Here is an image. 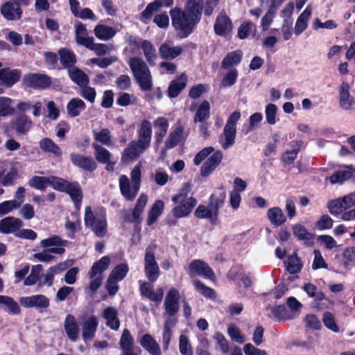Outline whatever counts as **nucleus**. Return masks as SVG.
Segmentation results:
<instances>
[{"label":"nucleus","mask_w":355,"mask_h":355,"mask_svg":"<svg viewBox=\"0 0 355 355\" xmlns=\"http://www.w3.org/2000/svg\"><path fill=\"white\" fill-rule=\"evenodd\" d=\"M202 0H187L184 10L175 8L170 12L172 24L180 37L190 35L201 19Z\"/></svg>","instance_id":"obj_1"},{"label":"nucleus","mask_w":355,"mask_h":355,"mask_svg":"<svg viewBox=\"0 0 355 355\" xmlns=\"http://www.w3.org/2000/svg\"><path fill=\"white\" fill-rule=\"evenodd\" d=\"M153 135L152 123L150 121L143 120L137 129V139L130 141L124 149L121 159L129 162L137 159L150 148Z\"/></svg>","instance_id":"obj_2"},{"label":"nucleus","mask_w":355,"mask_h":355,"mask_svg":"<svg viewBox=\"0 0 355 355\" xmlns=\"http://www.w3.org/2000/svg\"><path fill=\"white\" fill-rule=\"evenodd\" d=\"M128 64L141 90L150 91L153 87V76L146 62L140 57H132Z\"/></svg>","instance_id":"obj_3"},{"label":"nucleus","mask_w":355,"mask_h":355,"mask_svg":"<svg viewBox=\"0 0 355 355\" xmlns=\"http://www.w3.org/2000/svg\"><path fill=\"white\" fill-rule=\"evenodd\" d=\"M85 223L96 236L103 237L107 230L105 209L101 207L92 210L90 206H87L85 209Z\"/></svg>","instance_id":"obj_4"},{"label":"nucleus","mask_w":355,"mask_h":355,"mask_svg":"<svg viewBox=\"0 0 355 355\" xmlns=\"http://www.w3.org/2000/svg\"><path fill=\"white\" fill-rule=\"evenodd\" d=\"M141 172L140 166H137L131 171L130 179L125 175L119 177V185L121 195L126 200L132 201L140 189Z\"/></svg>","instance_id":"obj_5"},{"label":"nucleus","mask_w":355,"mask_h":355,"mask_svg":"<svg viewBox=\"0 0 355 355\" xmlns=\"http://www.w3.org/2000/svg\"><path fill=\"white\" fill-rule=\"evenodd\" d=\"M189 188L185 185L179 192L174 195L171 200L177 204L172 209L173 215L178 218L188 216L193 207L197 205V200L193 196H188Z\"/></svg>","instance_id":"obj_6"},{"label":"nucleus","mask_w":355,"mask_h":355,"mask_svg":"<svg viewBox=\"0 0 355 355\" xmlns=\"http://www.w3.org/2000/svg\"><path fill=\"white\" fill-rule=\"evenodd\" d=\"M144 273L146 278L151 282H156L160 275V270L155 256L150 248H147L145 252Z\"/></svg>","instance_id":"obj_7"},{"label":"nucleus","mask_w":355,"mask_h":355,"mask_svg":"<svg viewBox=\"0 0 355 355\" xmlns=\"http://www.w3.org/2000/svg\"><path fill=\"white\" fill-rule=\"evenodd\" d=\"M23 83L34 89H46L51 85V78L46 74L30 73L24 76Z\"/></svg>","instance_id":"obj_8"},{"label":"nucleus","mask_w":355,"mask_h":355,"mask_svg":"<svg viewBox=\"0 0 355 355\" xmlns=\"http://www.w3.org/2000/svg\"><path fill=\"white\" fill-rule=\"evenodd\" d=\"M188 272L191 277L200 275L212 281L215 279V274L212 269L207 263L200 259H196L191 262Z\"/></svg>","instance_id":"obj_9"},{"label":"nucleus","mask_w":355,"mask_h":355,"mask_svg":"<svg viewBox=\"0 0 355 355\" xmlns=\"http://www.w3.org/2000/svg\"><path fill=\"white\" fill-rule=\"evenodd\" d=\"M67 243V241L62 240L56 235L40 241V245L42 248L47 249L48 252L56 254H62L65 252V247Z\"/></svg>","instance_id":"obj_10"},{"label":"nucleus","mask_w":355,"mask_h":355,"mask_svg":"<svg viewBox=\"0 0 355 355\" xmlns=\"http://www.w3.org/2000/svg\"><path fill=\"white\" fill-rule=\"evenodd\" d=\"M19 301L21 305L25 308L46 309L50 304L49 298L40 294L21 297Z\"/></svg>","instance_id":"obj_11"},{"label":"nucleus","mask_w":355,"mask_h":355,"mask_svg":"<svg viewBox=\"0 0 355 355\" xmlns=\"http://www.w3.org/2000/svg\"><path fill=\"white\" fill-rule=\"evenodd\" d=\"M179 291L174 288H171L164 300L166 313L169 316H174L179 311Z\"/></svg>","instance_id":"obj_12"},{"label":"nucleus","mask_w":355,"mask_h":355,"mask_svg":"<svg viewBox=\"0 0 355 355\" xmlns=\"http://www.w3.org/2000/svg\"><path fill=\"white\" fill-rule=\"evenodd\" d=\"M139 291L143 296L150 301L160 303L162 300L163 289L159 288L155 291L153 285L150 282L139 281Z\"/></svg>","instance_id":"obj_13"},{"label":"nucleus","mask_w":355,"mask_h":355,"mask_svg":"<svg viewBox=\"0 0 355 355\" xmlns=\"http://www.w3.org/2000/svg\"><path fill=\"white\" fill-rule=\"evenodd\" d=\"M0 13L8 21L19 20L22 16V9L12 1H8L0 7Z\"/></svg>","instance_id":"obj_14"},{"label":"nucleus","mask_w":355,"mask_h":355,"mask_svg":"<svg viewBox=\"0 0 355 355\" xmlns=\"http://www.w3.org/2000/svg\"><path fill=\"white\" fill-rule=\"evenodd\" d=\"M70 159L73 165L87 171H94L97 168V164L90 156H85L78 153H71Z\"/></svg>","instance_id":"obj_15"},{"label":"nucleus","mask_w":355,"mask_h":355,"mask_svg":"<svg viewBox=\"0 0 355 355\" xmlns=\"http://www.w3.org/2000/svg\"><path fill=\"white\" fill-rule=\"evenodd\" d=\"M223 154L218 150L213 153L202 165L200 174L202 177L209 175L220 164Z\"/></svg>","instance_id":"obj_16"},{"label":"nucleus","mask_w":355,"mask_h":355,"mask_svg":"<svg viewBox=\"0 0 355 355\" xmlns=\"http://www.w3.org/2000/svg\"><path fill=\"white\" fill-rule=\"evenodd\" d=\"M10 125L19 135H26L32 128L33 123L26 114H19L10 121Z\"/></svg>","instance_id":"obj_17"},{"label":"nucleus","mask_w":355,"mask_h":355,"mask_svg":"<svg viewBox=\"0 0 355 355\" xmlns=\"http://www.w3.org/2000/svg\"><path fill=\"white\" fill-rule=\"evenodd\" d=\"M21 72L18 69L3 68L0 69V85L10 87L14 85L20 78Z\"/></svg>","instance_id":"obj_18"},{"label":"nucleus","mask_w":355,"mask_h":355,"mask_svg":"<svg viewBox=\"0 0 355 355\" xmlns=\"http://www.w3.org/2000/svg\"><path fill=\"white\" fill-rule=\"evenodd\" d=\"M22 225L23 222L21 219L8 216L0 220V232L15 234Z\"/></svg>","instance_id":"obj_19"},{"label":"nucleus","mask_w":355,"mask_h":355,"mask_svg":"<svg viewBox=\"0 0 355 355\" xmlns=\"http://www.w3.org/2000/svg\"><path fill=\"white\" fill-rule=\"evenodd\" d=\"M64 329L68 338L75 342L79 335V327L75 317L71 314H67L64 322Z\"/></svg>","instance_id":"obj_20"},{"label":"nucleus","mask_w":355,"mask_h":355,"mask_svg":"<svg viewBox=\"0 0 355 355\" xmlns=\"http://www.w3.org/2000/svg\"><path fill=\"white\" fill-rule=\"evenodd\" d=\"M232 30V24L230 19L225 14H220L214 24L215 33L220 36H225Z\"/></svg>","instance_id":"obj_21"},{"label":"nucleus","mask_w":355,"mask_h":355,"mask_svg":"<svg viewBox=\"0 0 355 355\" xmlns=\"http://www.w3.org/2000/svg\"><path fill=\"white\" fill-rule=\"evenodd\" d=\"M194 215L196 218L200 219H208L211 225H216L218 221V214L214 209L209 207H206L202 205H200L194 212Z\"/></svg>","instance_id":"obj_22"},{"label":"nucleus","mask_w":355,"mask_h":355,"mask_svg":"<svg viewBox=\"0 0 355 355\" xmlns=\"http://www.w3.org/2000/svg\"><path fill=\"white\" fill-rule=\"evenodd\" d=\"M98 324V322L94 316H90L84 321L82 328V337L85 341L94 338Z\"/></svg>","instance_id":"obj_23"},{"label":"nucleus","mask_w":355,"mask_h":355,"mask_svg":"<svg viewBox=\"0 0 355 355\" xmlns=\"http://www.w3.org/2000/svg\"><path fill=\"white\" fill-rule=\"evenodd\" d=\"M153 126L155 128V137L156 141L158 144H160L166 135L169 126L168 120L164 116L157 117L153 121Z\"/></svg>","instance_id":"obj_24"},{"label":"nucleus","mask_w":355,"mask_h":355,"mask_svg":"<svg viewBox=\"0 0 355 355\" xmlns=\"http://www.w3.org/2000/svg\"><path fill=\"white\" fill-rule=\"evenodd\" d=\"M75 39L78 45H81L87 48L92 40H94L92 36H89L88 31L85 26L78 22L75 25Z\"/></svg>","instance_id":"obj_25"},{"label":"nucleus","mask_w":355,"mask_h":355,"mask_svg":"<svg viewBox=\"0 0 355 355\" xmlns=\"http://www.w3.org/2000/svg\"><path fill=\"white\" fill-rule=\"evenodd\" d=\"M117 30L112 26L98 24L94 28L95 36L103 41H108L112 39L116 34Z\"/></svg>","instance_id":"obj_26"},{"label":"nucleus","mask_w":355,"mask_h":355,"mask_svg":"<svg viewBox=\"0 0 355 355\" xmlns=\"http://www.w3.org/2000/svg\"><path fill=\"white\" fill-rule=\"evenodd\" d=\"M226 192L223 186L220 187L209 198V205L219 215V209L223 206Z\"/></svg>","instance_id":"obj_27"},{"label":"nucleus","mask_w":355,"mask_h":355,"mask_svg":"<svg viewBox=\"0 0 355 355\" xmlns=\"http://www.w3.org/2000/svg\"><path fill=\"white\" fill-rule=\"evenodd\" d=\"M141 347L148 351L151 355H161L162 352L159 344L153 338V336L148 334H144L140 341Z\"/></svg>","instance_id":"obj_28"},{"label":"nucleus","mask_w":355,"mask_h":355,"mask_svg":"<svg viewBox=\"0 0 355 355\" xmlns=\"http://www.w3.org/2000/svg\"><path fill=\"white\" fill-rule=\"evenodd\" d=\"M293 233L298 240L304 241L306 245L313 244L314 236L301 224H295L293 226Z\"/></svg>","instance_id":"obj_29"},{"label":"nucleus","mask_w":355,"mask_h":355,"mask_svg":"<svg viewBox=\"0 0 355 355\" xmlns=\"http://www.w3.org/2000/svg\"><path fill=\"white\" fill-rule=\"evenodd\" d=\"M340 105L343 109L349 110L355 104V101L349 94V86L343 83L339 89Z\"/></svg>","instance_id":"obj_30"},{"label":"nucleus","mask_w":355,"mask_h":355,"mask_svg":"<svg viewBox=\"0 0 355 355\" xmlns=\"http://www.w3.org/2000/svg\"><path fill=\"white\" fill-rule=\"evenodd\" d=\"M187 80V76L182 74L171 81L168 88V96L170 98L177 97L181 91L185 88Z\"/></svg>","instance_id":"obj_31"},{"label":"nucleus","mask_w":355,"mask_h":355,"mask_svg":"<svg viewBox=\"0 0 355 355\" xmlns=\"http://www.w3.org/2000/svg\"><path fill=\"white\" fill-rule=\"evenodd\" d=\"M68 75L70 79L80 87L87 86L89 83L88 76L76 67L69 68Z\"/></svg>","instance_id":"obj_32"},{"label":"nucleus","mask_w":355,"mask_h":355,"mask_svg":"<svg viewBox=\"0 0 355 355\" xmlns=\"http://www.w3.org/2000/svg\"><path fill=\"white\" fill-rule=\"evenodd\" d=\"M311 8L310 6H307L302 13H301L298 17L294 28V33L296 35H300L306 29L307 23L311 17Z\"/></svg>","instance_id":"obj_33"},{"label":"nucleus","mask_w":355,"mask_h":355,"mask_svg":"<svg viewBox=\"0 0 355 355\" xmlns=\"http://www.w3.org/2000/svg\"><path fill=\"white\" fill-rule=\"evenodd\" d=\"M148 202V196L141 193L137 200L135 208L132 210V216L128 220L132 223H138L140 221V217Z\"/></svg>","instance_id":"obj_34"},{"label":"nucleus","mask_w":355,"mask_h":355,"mask_svg":"<svg viewBox=\"0 0 355 355\" xmlns=\"http://www.w3.org/2000/svg\"><path fill=\"white\" fill-rule=\"evenodd\" d=\"M60 55V63L62 66L67 69L72 68L76 62V57L73 52L67 49H61L58 51Z\"/></svg>","instance_id":"obj_35"},{"label":"nucleus","mask_w":355,"mask_h":355,"mask_svg":"<svg viewBox=\"0 0 355 355\" xmlns=\"http://www.w3.org/2000/svg\"><path fill=\"white\" fill-rule=\"evenodd\" d=\"M85 108V102L78 98L71 99L67 105V112L71 117L78 116Z\"/></svg>","instance_id":"obj_36"},{"label":"nucleus","mask_w":355,"mask_h":355,"mask_svg":"<svg viewBox=\"0 0 355 355\" xmlns=\"http://www.w3.org/2000/svg\"><path fill=\"white\" fill-rule=\"evenodd\" d=\"M267 216L271 224L275 226H280L286 220L282 209L277 207L270 208Z\"/></svg>","instance_id":"obj_37"},{"label":"nucleus","mask_w":355,"mask_h":355,"mask_svg":"<svg viewBox=\"0 0 355 355\" xmlns=\"http://www.w3.org/2000/svg\"><path fill=\"white\" fill-rule=\"evenodd\" d=\"M110 263V259L107 256L103 257L100 260L95 262L89 272V277H94L96 275H102Z\"/></svg>","instance_id":"obj_38"},{"label":"nucleus","mask_w":355,"mask_h":355,"mask_svg":"<svg viewBox=\"0 0 355 355\" xmlns=\"http://www.w3.org/2000/svg\"><path fill=\"white\" fill-rule=\"evenodd\" d=\"M161 57L164 59H174L182 52L180 46H170L168 44H162L159 49Z\"/></svg>","instance_id":"obj_39"},{"label":"nucleus","mask_w":355,"mask_h":355,"mask_svg":"<svg viewBox=\"0 0 355 355\" xmlns=\"http://www.w3.org/2000/svg\"><path fill=\"white\" fill-rule=\"evenodd\" d=\"M236 134V128L228 127L225 125L223 129L224 141L223 137H220L221 146L224 149H227L231 147L235 142Z\"/></svg>","instance_id":"obj_40"},{"label":"nucleus","mask_w":355,"mask_h":355,"mask_svg":"<svg viewBox=\"0 0 355 355\" xmlns=\"http://www.w3.org/2000/svg\"><path fill=\"white\" fill-rule=\"evenodd\" d=\"M117 315V311L114 307H108L103 311V317L107 321V325L114 330H117L120 325Z\"/></svg>","instance_id":"obj_41"},{"label":"nucleus","mask_w":355,"mask_h":355,"mask_svg":"<svg viewBox=\"0 0 355 355\" xmlns=\"http://www.w3.org/2000/svg\"><path fill=\"white\" fill-rule=\"evenodd\" d=\"M286 270L290 274H295L299 272L303 266V263L300 257H297L296 253L288 257L285 262Z\"/></svg>","instance_id":"obj_42"},{"label":"nucleus","mask_w":355,"mask_h":355,"mask_svg":"<svg viewBox=\"0 0 355 355\" xmlns=\"http://www.w3.org/2000/svg\"><path fill=\"white\" fill-rule=\"evenodd\" d=\"M64 192L70 196L76 208L79 209L82 201L83 195L78 184L75 182L69 183Z\"/></svg>","instance_id":"obj_43"},{"label":"nucleus","mask_w":355,"mask_h":355,"mask_svg":"<svg viewBox=\"0 0 355 355\" xmlns=\"http://www.w3.org/2000/svg\"><path fill=\"white\" fill-rule=\"evenodd\" d=\"M243 56L241 51L237 50L232 51L224 58L221 66L223 69H228L232 66L239 64Z\"/></svg>","instance_id":"obj_44"},{"label":"nucleus","mask_w":355,"mask_h":355,"mask_svg":"<svg viewBox=\"0 0 355 355\" xmlns=\"http://www.w3.org/2000/svg\"><path fill=\"white\" fill-rule=\"evenodd\" d=\"M164 207V203L162 200H158L154 202L148 214L146 221L148 225H151L156 221L157 218L162 213Z\"/></svg>","instance_id":"obj_45"},{"label":"nucleus","mask_w":355,"mask_h":355,"mask_svg":"<svg viewBox=\"0 0 355 355\" xmlns=\"http://www.w3.org/2000/svg\"><path fill=\"white\" fill-rule=\"evenodd\" d=\"M141 49L146 61L150 65L155 64V60L157 58L156 49L151 42L145 40L143 42Z\"/></svg>","instance_id":"obj_46"},{"label":"nucleus","mask_w":355,"mask_h":355,"mask_svg":"<svg viewBox=\"0 0 355 355\" xmlns=\"http://www.w3.org/2000/svg\"><path fill=\"white\" fill-rule=\"evenodd\" d=\"M183 131L184 127L182 125H178L167 138L165 143L166 147L172 148L176 146L182 139Z\"/></svg>","instance_id":"obj_47"},{"label":"nucleus","mask_w":355,"mask_h":355,"mask_svg":"<svg viewBox=\"0 0 355 355\" xmlns=\"http://www.w3.org/2000/svg\"><path fill=\"white\" fill-rule=\"evenodd\" d=\"M40 148L45 153H53L56 156L62 154L60 148L49 138H44L39 143Z\"/></svg>","instance_id":"obj_48"},{"label":"nucleus","mask_w":355,"mask_h":355,"mask_svg":"<svg viewBox=\"0 0 355 355\" xmlns=\"http://www.w3.org/2000/svg\"><path fill=\"white\" fill-rule=\"evenodd\" d=\"M94 138L96 141L108 146L112 147L114 143L112 141L111 132L107 128H103L100 131H94Z\"/></svg>","instance_id":"obj_49"},{"label":"nucleus","mask_w":355,"mask_h":355,"mask_svg":"<svg viewBox=\"0 0 355 355\" xmlns=\"http://www.w3.org/2000/svg\"><path fill=\"white\" fill-rule=\"evenodd\" d=\"M266 310L268 315L270 318H273L279 320H285L289 318L287 310L283 305L269 306L266 309Z\"/></svg>","instance_id":"obj_50"},{"label":"nucleus","mask_w":355,"mask_h":355,"mask_svg":"<svg viewBox=\"0 0 355 355\" xmlns=\"http://www.w3.org/2000/svg\"><path fill=\"white\" fill-rule=\"evenodd\" d=\"M355 170L349 169L340 170L331 175L329 180L331 184L343 183V182L350 179L353 175Z\"/></svg>","instance_id":"obj_51"},{"label":"nucleus","mask_w":355,"mask_h":355,"mask_svg":"<svg viewBox=\"0 0 355 355\" xmlns=\"http://www.w3.org/2000/svg\"><path fill=\"white\" fill-rule=\"evenodd\" d=\"M92 147L94 149V157L101 164L107 163L110 160V152L98 144L93 143Z\"/></svg>","instance_id":"obj_52"},{"label":"nucleus","mask_w":355,"mask_h":355,"mask_svg":"<svg viewBox=\"0 0 355 355\" xmlns=\"http://www.w3.org/2000/svg\"><path fill=\"white\" fill-rule=\"evenodd\" d=\"M210 105L208 101H203L198 109L194 116V122L202 123L205 121L209 117Z\"/></svg>","instance_id":"obj_53"},{"label":"nucleus","mask_w":355,"mask_h":355,"mask_svg":"<svg viewBox=\"0 0 355 355\" xmlns=\"http://www.w3.org/2000/svg\"><path fill=\"white\" fill-rule=\"evenodd\" d=\"M0 304L6 306L9 314L16 315L20 313V308L18 304L10 297L0 295Z\"/></svg>","instance_id":"obj_54"},{"label":"nucleus","mask_w":355,"mask_h":355,"mask_svg":"<svg viewBox=\"0 0 355 355\" xmlns=\"http://www.w3.org/2000/svg\"><path fill=\"white\" fill-rule=\"evenodd\" d=\"M120 345L123 353L133 350L134 340L129 330H123L120 340Z\"/></svg>","instance_id":"obj_55"},{"label":"nucleus","mask_w":355,"mask_h":355,"mask_svg":"<svg viewBox=\"0 0 355 355\" xmlns=\"http://www.w3.org/2000/svg\"><path fill=\"white\" fill-rule=\"evenodd\" d=\"M12 100L8 97L0 96V116H7L15 112L12 106Z\"/></svg>","instance_id":"obj_56"},{"label":"nucleus","mask_w":355,"mask_h":355,"mask_svg":"<svg viewBox=\"0 0 355 355\" xmlns=\"http://www.w3.org/2000/svg\"><path fill=\"white\" fill-rule=\"evenodd\" d=\"M277 111L278 107L275 104L270 103L266 106V120L269 125H275L279 121L277 117Z\"/></svg>","instance_id":"obj_57"},{"label":"nucleus","mask_w":355,"mask_h":355,"mask_svg":"<svg viewBox=\"0 0 355 355\" xmlns=\"http://www.w3.org/2000/svg\"><path fill=\"white\" fill-rule=\"evenodd\" d=\"M28 184L34 189L44 191L49 185V177L33 176L28 180Z\"/></svg>","instance_id":"obj_58"},{"label":"nucleus","mask_w":355,"mask_h":355,"mask_svg":"<svg viewBox=\"0 0 355 355\" xmlns=\"http://www.w3.org/2000/svg\"><path fill=\"white\" fill-rule=\"evenodd\" d=\"M43 267L41 264L33 266L30 275L25 279L24 285L32 286L34 285L39 279Z\"/></svg>","instance_id":"obj_59"},{"label":"nucleus","mask_w":355,"mask_h":355,"mask_svg":"<svg viewBox=\"0 0 355 355\" xmlns=\"http://www.w3.org/2000/svg\"><path fill=\"white\" fill-rule=\"evenodd\" d=\"M128 271L129 267L128 264L123 263L114 267L109 276L119 282L125 278Z\"/></svg>","instance_id":"obj_60"},{"label":"nucleus","mask_w":355,"mask_h":355,"mask_svg":"<svg viewBox=\"0 0 355 355\" xmlns=\"http://www.w3.org/2000/svg\"><path fill=\"white\" fill-rule=\"evenodd\" d=\"M193 284L196 290L203 296L209 298H214L216 297V293L214 289L205 286L200 281L197 279L193 280Z\"/></svg>","instance_id":"obj_61"},{"label":"nucleus","mask_w":355,"mask_h":355,"mask_svg":"<svg viewBox=\"0 0 355 355\" xmlns=\"http://www.w3.org/2000/svg\"><path fill=\"white\" fill-rule=\"evenodd\" d=\"M112 46L106 44L95 43L94 40H92L87 49L94 51L97 55H103L112 49Z\"/></svg>","instance_id":"obj_62"},{"label":"nucleus","mask_w":355,"mask_h":355,"mask_svg":"<svg viewBox=\"0 0 355 355\" xmlns=\"http://www.w3.org/2000/svg\"><path fill=\"white\" fill-rule=\"evenodd\" d=\"M227 334L230 338L240 344H243L245 341V336L242 334L239 327L234 324H231L227 328Z\"/></svg>","instance_id":"obj_63"},{"label":"nucleus","mask_w":355,"mask_h":355,"mask_svg":"<svg viewBox=\"0 0 355 355\" xmlns=\"http://www.w3.org/2000/svg\"><path fill=\"white\" fill-rule=\"evenodd\" d=\"M238 78V71L236 69H230L221 80L223 87H229L235 84Z\"/></svg>","instance_id":"obj_64"}]
</instances>
